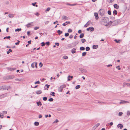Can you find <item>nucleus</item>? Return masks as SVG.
I'll return each mask as SVG.
<instances>
[{
    "label": "nucleus",
    "mask_w": 130,
    "mask_h": 130,
    "mask_svg": "<svg viewBox=\"0 0 130 130\" xmlns=\"http://www.w3.org/2000/svg\"><path fill=\"white\" fill-rule=\"evenodd\" d=\"M84 36V34L83 33H82L79 36V37L80 38H82Z\"/></svg>",
    "instance_id": "nucleus-26"
},
{
    "label": "nucleus",
    "mask_w": 130,
    "mask_h": 130,
    "mask_svg": "<svg viewBox=\"0 0 130 130\" xmlns=\"http://www.w3.org/2000/svg\"><path fill=\"white\" fill-rule=\"evenodd\" d=\"M117 127L118 128L119 127L120 129H121L122 128L123 126L122 124H119L117 125Z\"/></svg>",
    "instance_id": "nucleus-8"
},
{
    "label": "nucleus",
    "mask_w": 130,
    "mask_h": 130,
    "mask_svg": "<svg viewBox=\"0 0 130 130\" xmlns=\"http://www.w3.org/2000/svg\"><path fill=\"white\" fill-rule=\"evenodd\" d=\"M37 103L38 106H40L42 105V104L41 103V102L40 101L37 102Z\"/></svg>",
    "instance_id": "nucleus-24"
},
{
    "label": "nucleus",
    "mask_w": 130,
    "mask_h": 130,
    "mask_svg": "<svg viewBox=\"0 0 130 130\" xmlns=\"http://www.w3.org/2000/svg\"><path fill=\"white\" fill-rule=\"evenodd\" d=\"M90 31L91 32H92L94 30V28L92 27H90Z\"/></svg>",
    "instance_id": "nucleus-18"
},
{
    "label": "nucleus",
    "mask_w": 130,
    "mask_h": 130,
    "mask_svg": "<svg viewBox=\"0 0 130 130\" xmlns=\"http://www.w3.org/2000/svg\"><path fill=\"white\" fill-rule=\"evenodd\" d=\"M42 116L41 114H40L39 115L38 117L39 118H42Z\"/></svg>",
    "instance_id": "nucleus-58"
},
{
    "label": "nucleus",
    "mask_w": 130,
    "mask_h": 130,
    "mask_svg": "<svg viewBox=\"0 0 130 130\" xmlns=\"http://www.w3.org/2000/svg\"><path fill=\"white\" fill-rule=\"evenodd\" d=\"M80 49L81 51H83L85 50V48L83 47H80Z\"/></svg>",
    "instance_id": "nucleus-31"
},
{
    "label": "nucleus",
    "mask_w": 130,
    "mask_h": 130,
    "mask_svg": "<svg viewBox=\"0 0 130 130\" xmlns=\"http://www.w3.org/2000/svg\"><path fill=\"white\" fill-rule=\"evenodd\" d=\"M36 93L38 94H40L42 93V91L41 90L37 91H36Z\"/></svg>",
    "instance_id": "nucleus-20"
},
{
    "label": "nucleus",
    "mask_w": 130,
    "mask_h": 130,
    "mask_svg": "<svg viewBox=\"0 0 130 130\" xmlns=\"http://www.w3.org/2000/svg\"><path fill=\"white\" fill-rule=\"evenodd\" d=\"M14 78V76H9V79H12Z\"/></svg>",
    "instance_id": "nucleus-54"
},
{
    "label": "nucleus",
    "mask_w": 130,
    "mask_h": 130,
    "mask_svg": "<svg viewBox=\"0 0 130 130\" xmlns=\"http://www.w3.org/2000/svg\"><path fill=\"white\" fill-rule=\"evenodd\" d=\"M114 7L116 9H118L119 8V6L117 4H115L113 5Z\"/></svg>",
    "instance_id": "nucleus-11"
},
{
    "label": "nucleus",
    "mask_w": 130,
    "mask_h": 130,
    "mask_svg": "<svg viewBox=\"0 0 130 130\" xmlns=\"http://www.w3.org/2000/svg\"><path fill=\"white\" fill-rule=\"evenodd\" d=\"M69 35V34L68 33H65V36H66V37H67Z\"/></svg>",
    "instance_id": "nucleus-55"
},
{
    "label": "nucleus",
    "mask_w": 130,
    "mask_h": 130,
    "mask_svg": "<svg viewBox=\"0 0 130 130\" xmlns=\"http://www.w3.org/2000/svg\"><path fill=\"white\" fill-rule=\"evenodd\" d=\"M81 40L82 43H84L86 41V40L85 39H81Z\"/></svg>",
    "instance_id": "nucleus-28"
},
{
    "label": "nucleus",
    "mask_w": 130,
    "mask_h": 130,
    "mask_svg": "<svg viewBox=\"0 0 130 130\" xmlns=\"http://www.w3.org/2000/svg\"><path fill=\"white\" fill-rule=\"evenodd\" d=\"M8 69L10 71H13L16 69L14 68H8Z\"/></svg>",
    "instance_id": "nucleus-19"
},
{
    "label": "nucleus",
    "mask_w": 130,
    "mask_h": 130,
    "mask_svg": "<svg viewBox=\"0 0 130 130\" xmlns=\"http://www.w3.org/2000/svg\"><path fill=\"white\" fill-rule=\"evenodd\" d=\"M39 27H36L34 28V29L36 30L39 28Z\"/></svg>",
    "instance_id": "nucleus-61"
},
{
    "label": "nucleus",
    "mask_w": 130,
    "mask_h": 130,
    "mask_svg": "<svg viewBox=\"0 0 130 130\" xmlns=\"http://www.w3.org/2000/svg\"><path fill=\"white\" fill-rule=\"evenodd\" d=\"M36 4V2H35V3H32V5L34 6H36V7H38V5H35V4Z\"/></svg>",
    "instance_id": "nucleus-40"
},
{
    "label": "nucleus",
    "mask_w": 130,
    "mask_h": 130,
    "mask_svg": "<svg viewBox=\"0 0 130 130\" xmlns=\"http://www.w3.org/2000/svg\"><path fill=\"white\" fill-rule=\"evenodd\" d=\"M0 117L2 118H3V114L2 113H0Z\"/></svg>",
    "instance_id": "nucleus-47"
},
{
    "label": "nucleus",
    "mask_w": 130,
    "mask_h": 130,
    "mask_svg": "<svg viewBox=\"0 0 130 130\" xmlns=\"http://www.w3.org/2000/svg\"><path fill=\"white\" fill-rule=\"evenodd\" d=\"M43 100L44 101H45L47 100V98L46 97H44L43 98Z\"/></svg>",
    "instance_id": "nucleus-53"
},
{
    "label": "nucleus",
    "mask_w": 130,
    "mask_h": 130,
    "mask_svg": "<svg viewBox=\"0 0 130 130\" xmlns=\"http://www.w3.org/2000/svg\"><path fill=\"white\" fill-rule=\"evenodd\" d=\"M73 37V36L72 35H70L69 37V38H70L71 39Z\"/></svg>",
    "instance_id": "nucleus-64"
},
{
    "label": "nucleus",
    "mask_w": 130,
    "mask_h": 130,
    "mask_svg": "<svg viewBox=\"0 0 130 130\" xmlns=\"http://www.w3.org/2000/svg\"><path fill=\"white\" fill-rule=\"evenodd\" d=\"M41 46H43L45 45V43L44 42H42L41 43Z\"/></svg>",
    "instance_id": "nucleus-45"
},
{
    "label": "nucleus",
    "mask_w": 130,
    "mask_h": 130,
    "mask_svg": "<svg viewBox=\"0 0 130 130\" xmlns=\"http://www.w3.org/2000/svg\"><path fill=\"white\" fill-rule=\"evenodd\" d=\"M108 14L109 15H111V12L110 10H108Z\"/></svg>",
    "instance_id": "nucleus-52"
},
{
    "label": "nucleus",
    "mask_w": 130,
    "mask_h": 130,
    "mask_svg": "<svg viewBox=\"0 0 130 130\" xmlns=\"http://www.w3.org/2000/svg\"><path fill=\"white\" fill-rule=\"evenodd\" d=\"M9 86H0V90H8L10 88Z\"/></svg>",
    "instance_id": "nucleus-1"
},
{
    "label": "nucleus",
    "mask_w": 130,
    "mask_h": 130,
    "mask_svg": "<svg viewBox=\"0 0 130 130\" xmlns=\"http://www.w3.org/2000/svg\"><path fill=\"white\" fill-rule=\"evenodd\" d=\"M112 23H113V22H112L111 21H110L108 22V25H110L112 24Z\"/></svg>",
    "instance_id": "nucleus-43"
},
{
    "label": "nucleus",
    "mask_w": 130,
    "mask_h": 130,
    "mask_svg": "<svg viewBox=\"0 0 130 130\" xmlns=\"http://www.w3.org/2000/svg\"><path fill=\"white\" fill-rule=\"evenodd\" d=\"M79 70L82 73H85L87 72V71L85 69L82 68H79Z\"/></svg>",
    "instance_id": "nucleus-2"
},
{
    "label": "nucleus",
    "mask_w": 130,
    "mask_h": 130,
    "mask_svg": "<svg viewBox=\"0 0 130 130\" xmlns=\"http://www.w3.org/2000/svg\"><path fill=\"white\" fill-rule=\"evenodd\" d=\"M94 15L95 17V19L96 20H98L99 19V17L98 16V14L97 13L95 12L94 13Z\"/></svg>",
    "instance_id": "nucleus-6"
},
{
    "label": "nucleus",
    "mask_w": 130,
    "mask_h": 130,
    "mask_svg": "<svg viewBox=\"0 0 130 130\" xmlns=\"http://www.w3.org/2000/svg\"><path fill=\"white\" fill-rule=\"evenodd\" d=\"M6 96V94H2L1 95H0V99H1L3 98L4 97Z\"/></svg>",
    "instance_id": "nucleus-13"
},
{
    "label": "nucleus",
    "mask_w": 130,
    "mask_h": 130,
    "mask_svg": "<svg viewBox=\"0 0 130 130\" xmlns=\"http://www.w3.org/2000/svg\"><path fill=\"white\" fill-rule=\"evenodd\" d=\"M68 58V57L66 56H64L63 57V58L64 59H67Z\"/></svg>",
    "instance_id": "nucleus-36"
},
{
    "label": "nucleus",
    "mask_w": 130,
    "mask_h": 130,
    "mask_svg": "<svg viewBox=\"0 0 130 130\" xmlns=\"http://www.w3.org/2000/svg\"><path fill=\"white\" fill-rule=\"evenodd\" d=\"M10 36H8L7 37H4V39H5L6 38H7V39H9L10 38Z\"/></svg>",
    "instance_id": "nucleus-51"
},
{
    "label": "nucleus",
    "mask_w": 130,
    "mask_h": 130,
    "mask_svg": "<svg viewBox=\"0 0 130 130\" xmlns=\"http://www.w3.org/2000/svg\"><path fill=\"white\" fill-rule=\"evenodd\" d=\"M51 93L52 94H50V95H52L53 96H54L55 95L54 94L55 93L54 92H51Z\"/></svg>",
    "instance_id": "nucleus-50"
},
{
    "label": "nucleus",
    "mask_w": 130,
    "mask_h": 130,
    "mask_svg": "<svg viewBox=\"0 0 130 130\" xmlns=\"http://www.w3.org/2000/svg\"><path fill=\"white\" fill-rule=\"evenodd\" d=\"M68 46L69 48H71L73 47L74 46H73L72 44H68Z\"/></svg>",
    "instance_id": "nucleus-10"
},
{
    "label": "nucleus",
    "mask_w": 130,
    "mask_h": 130,
    "mask_svg": "<svg viewBox=\"0 0 130 130\" xmlns=\"http://www.w3.org/2000/svg\"><path fill=\"white\" fill-rule=\"evenodd\" d=\"M76 49L75 48H73L71 50V52L72 54H74L76 52Z\"/></svg>",
    "instance_id": "nucleus-9"
},
{
    "label": "nucleus",
    "mask_w": 130,
    "mask_h": 130,
    "mask_svg": "<svg viewBox=\"0 0 130 130\" xmlns=\"http://www.w3.org/2000/svg\"><path fill=\"white\" fill-rule=\"evenodd\" d=\"M113 14H115V15H117V12L116 10H114L113 11Z\"/></svg>",
    "instance_id": "nucleus-32"
},
{
    "label": "nucleus",
    "mask_w": 130,
    "mask_h": 130,
    "mask_svg": "<svg viewBox=\"0 0 130 130\" xmlns=\"http://www.w3.org/2000/svg\"><path fill=\"white\" fill-rule=\"evenodd\" d=\"M10 51L11 52H12V51L11 49H9V51H8L7 52V54H9L10 53Z\"/></svg>",
    "instance_id": "nucleus-34"
},
{
    "label": "nucleus",
    "mask_w": 130,
    "mask_h": 130,
    "mask_svg": "<svg viewBox=\"0 0 130 130\" xmlns=\"http://www.w3.org/2000/svg\"><path fill=\"white\" fill-rule=\"evenodd\" d=\"M70 23V22H66L65 23L63 24L62 25L63 26H65L68 24H69Z\"/></svg>",
    "instance_id": "nucleus-15"
},
{
    "label": "nucleus",
    "mask_w": 130,
    "mask_h": 130,
    "mask_svg": "<svg viewBox=\"0 0 130 130\" xmlns=\"http://www.w3.org/2000/svg\"><path fill=\"white\" fill-rule=\"evenodd\" d=\"M35 62H34L33 63H32L31 64V67L32 68H34L35 67Z\"/></svg>",
    "instance_id": "nucleus-33"
},
{
    "label": "nucleus",
    "mask_w": 130,
    "mask_h": 130,
    "mask_svg": "<svg viewBox=\"0 0 130 130\" xmlns=\"http://www.w3.org/2000/svg\"><path fill=\"white\" fill-rule=\"evenodd\" d=\"M29 23L28 24H27L26 25V27L27 28H28L32 26V25L31 24V23Z\"/></svg>",
    "instance_id": "nucleus-16"
},
{
    "label": "nucleus",
    "mask_w": 130,
    "mask_h": 130,
    "mask_svg": "<svg viewBox=\"0 0 130 130\" xmlns=\"http://www.w3.org/2000/svg\"><path fill=\"white\" fill-rule=\"evenodd\" d=\"M128 102L125 101H121V102L120 103V104H123L125 103H128Z\"/></svg>",
    "instance_id": "nucleus-17"
},
{
    "label": "nucleus",
    "mask_w": 130,
    "mask_h": 130,
    "mask_svg": "<svg viewBox=\"0 0 130 130\" xmlns=\"http://www.w3.org/2000/svg\"><path fill=\"white\" fill-rule=\"evenodd\" d=\"M39 66L40 67H41L42 66V64L41 62H40L39 63Z\"/></svg>",
    "instance_id": "nucleus-63"
},
{
    "label": "nucleus",
    "mask_w": 130,
    "mask_h": 130,
    "mask_svg": "<svg viewBox=\"0 0 130 130\" xmlns=\"http://www.w3.org/2000/svg\"><path fill=\"white\" fill-rule=\"evenodd\" d=\"M58 122V121L57 119H56L54 122V123H56Z\"/></svg>",
    "instance_id": "nucleus-57"
},
{
    "label": "nucleus",
    "mask_w": 130,
    "mask_h": 130,
    "mask_svg": "<svg viewBox=\"0 0 130 130\" xmlns=\"http://www.w3.org/2000/svg\"><path fill=\"white\" fill-rule=\"evenodd\" d=\"M123 114V113L122 112H120L118 114L119 116H121Z\"/></svg>",
    "instance_id": "nucleus-42"
},
{
    "label": "nucleus",
    "mask_w": 130,
    "mask_h": 130,
    "mask_svg": "<svg viewBox=\"0 0 130 130\" xmlns=\"http://www.w3.org/2000/svg\"><path fill=\"white\" fill-rule=\"evenodd\" d=\"M3 114L4 115V114H6L7 113V112L6 111H3Z\"/></svg>",
    "instance_id": "nucleus-46"
},
{
    "label": "nucleus",
    "mask_w": 130,
    "mask_h": 130,
    "mask_svg": "<svg viewBox=\"0 0 130 130\" xmlns=\"http://www.w3.org/2000/svg\"><path fill=\"white\" fill-rule=\"evenodd\" d=\"M15 80L16 81H22L21 79H16Z\"/></svg>",
    "instance_id": "nucleus-62"
},
{
    "label": "nucleus",
    "mask_w": 130,
    "mask_h": 130,
    "mask_svg": "<svg viewBox=\"0 0 130 130\" xmlns=\"http://www.w3.org/2000/svg\"><path fill=\"white\" fill-rule=\"evenodd\" d=\"M72 30L71 29H69L68 30V32H69L70 33L72 32Z\"/></svg>",
    "instance_id": "nucleus-44"
},
{
    "label": "nucleus",
    "mask_w": 130,
    "mask_h": 130,
    "mask_svg": "<svg viewBox=\"0 0 130 130\" xmlns=\"http://www.w3.org/2000/svg\"><path fill=\"white\" fill-rule=\"evenodd\" d=\"M40 83L39 81H37V82H35L34 83L35 84H40Z\"/></svg>",
    "instance_id": "nucleus-39"
},
{
    "label": "nucleus",
    "mask_w": 130,
    "mask_h": 130,
    "mask_svg": "<svg viewBox=\"0 0 130 130\" xmlns=\"http://www.w3.org/2000/svg\"><path fill=\"white\" fill-rule=\"evenodd\" d=\"M62 18V20H68L69 19V18L65 15H63V16Z\"/></svg>",
    "instance_id": "nucleus-7"
},
{
    "label": "nucleus",
    "mask_w": 130,
    "mask_h": 130,
    "mask_svg": "<svg viewBox=\"0 0 130 130\" xmlns=\"http://www.w3.org/2000/svg\"><path fill=\"white\" fill-rule=\"evenodd\" d=\"M53 99L52 98L49 99V101L51 102L53 101Z\"/></svg>",
    "instance_id": "nucleus-59"
},
{
    "label": "nucleus",
    "mask_w": 130,
    "mask_h": 130,
    "mask_svg": "<svg viewBox=\"0 0 130 130\" xmlns=\"http://www.w3.org/2000/svg\"><path fill=\"white\" fill-rule=\"evenodd\" d=\"M100 125V124L99 123H97L95 125V126L96 127H98Z\"/></svg>",
    "instance_id": "nucleus-49"
},
{
    "label": "nucleus",
    "mask_w": 130,
    "mask_h": 130,
    "mask_svg": "<svg viewBox=\"0 0 130 130\" xmlns=\"http://www.w3.org/2000/svg\"><path fill=\"white\" fill-rule=\"evenodd\" d=\"M49 11V7H48L47 8V9H46V10L45 11V12H46L47 11Z\"/></svg>",
    "instance_id": "nucleus-60"
},
{
    "label": "nucleus",
    "mask_w": 130,
    "mask_h": 130,
    "mask_svg": "<svg viewBox=\"0 0 130 130\" xmlns=\"http://www.w3.org/2000/svg\"><path fill=\"white\" fill-rule=\"evenodd\" d=\"M125 85H127V86H129L130 87V84L127 83H123V87H124Z\"/></svg>",
    "instance_id": "nucleus-22"
},
{
    "label": "nucleus",
    "mask_w": 130,
    "mask_h": 130,
    "mask_svg": "<svg viewBox=\"0 0 130 130\" xmlns=\"http://www.w3.org/2000/svg\"><path fill=\"white\" fill-rule=\"evenodd\" d=\"M65 87V86L64 85H62L59 88L58 90L59 91L62 92L63 88Z\"/></svg>",
    "instance_id": "nucleus-4"
},
{
    "label": "nucleus",
    "mask_w": 130,
    "mask_h": 130,
    "mask_svg": "<svg viewBox=\"0 0 130 130\" xmlns=\"http://www.w3.org/2000/svg\"><path fill=\"white\" fill-rule=\"evenodd\" d=\"M21 28H18L17 29H16L15 30V32H16L17 31H21Z\"/></svg>",
    "instance_id": "nucleus-29"
},
{
    "label": "nucleus",
    "mask_w": 130,
    "mask_h": 130,
    "mask_svg": "<svg viewBox=\"0 0 130 130\" xmlns=\"http://www.w3.org/2000/svg\"><path fill=\"white\" fill-rule=\"evenodd\" d=\"M98 46L97 45H93V48L94 49H96L98 47Z\"/></svg>",
    "instance_id": "nucleus-21"
},
{
    "label": "nucleus",
    "mask_w": 130,
    "mask_h": 130,
    "mask_svg": "<svg viewBox=\"0 0 130 130\" xmlns=\"http://www.w3.org/2000/svg\"><path fill=\"white\" fill-rule=\"evenodd\" d=\"M116 68L118 69V70H120L121 69L120 68V66H117L116 67Z\"/></svg>",
    "instance_id": "nucleus-56"
},
{
    "label": "nucleus",
    "mask_w": 130,
    "mask_h": 130,
    "mask_svg": "<svg viewBox=\"0 0 130 130\" xmlns=\"http://www.w3.org/2000/svg\"><path fill=\"white\" fill-rule=\"evenodd\" d=\"M70 77H71V78H72L73 77L72 76H69L68 77V81H70L71 80V79L69 78Z\"/></svg>",
    "instance_id": "nucleus-25"
},
{
    "label": "nucleus",
    "mask_w": 130,
    "mask_h": 130,
    "mask_svg": "<svg viewBox=\"0 0 130 130\" xmlns=\"http://www.w3.org/2000/svg\"><path fill=\"white\" fill-rule=\"evenodd\" d=\"M127 115L128 116L130 115V112L129 111H127Z\"/></svg>",
    "instance_id": "nucleus-48"
},
{
    "label": "nucleus",
    "mask_w": 130,
    "mask_h": 130,
    "mask_svg": "<svg viewBox=\"0 0 130 130\" xmlns=\"http://www.w3.org/2000/svg\"><path fill=\"white\" fill-rule=\"evenodd\" d=\"M86 50L87 51H88L90 50V48L89 47H86Z\"/></svg>",
    "instance_id": "nucleus-37"
},
{
    "label": "nucleus",
    "mask_w": 130,
    "mask_h": 130,
    "mask_svg": "<svg viewBox=\"0 0 130 130\" xmlns=\"http://www.w3.org/2000/svg\"><path fill=\"white\" fill-rule=\"evenodd\" d=\"M114 0H107V1L109 3H111L113 2Z\"/></svg>",
    "instance_id": "nucleus-38"
},
{
    "label": "nucleus",
    "mask_w": 130,
    "mask_h": 130,
    "mask_svg": "<svg viewBox=\"0 0 130 130\" xmlns=\"http://www.w3.org/2000/svg\"><path fill=\"white\" fill-rule=\"evenodd\" d=\"M90 22V21H88V22L86 23V24L85 25L84 27H87L88 26V25L90 24L89 22Z\"/></svg>",
    "instance_id": "nucleus-12"
},
{
    "label": "nucleus",
    "mask_w": 130,
    "mask_h": 130,
    "mask_svg": "<svg viewBox=\"0 0 130 130\" xmlns=\"http://www.w3.org/2000/svg\"><path fill=\"white\" fill-rule=\"evenodd\" d=\"M80 86L79 85H78L76 86L75 87V88L77 89H78L79 88H80Z\"/></svg>",
    "instance_id": "nucleus-35"
},
{
    "label": "nucleus",
    "mask_w": 130,
    "mask_h": 130,
    "mask_svg": "<svg viewBox=\"0 0 130 130\" xmlns=\"http://www.w3.org/2000/svg\"><path fill=\"white\" fill-rule=\"evenodd\" d=\"M9 17L10 18H12L13 17V15L12 14H10L8 15Z\"/></svg>",
    "instance_id": "nucleus-30"
},
{
    "label": "nucleus",
    "mask_w": 130,
    "mask_h": 130,
    "mask_svg": "<svg viewBox=\"0 0 130 130\" xmlns=\"http://www.w3.org/2000/svg\"><path fill=\"white\" fill-rule=\"evenodd\" d=\"M86 52H83L82 53V56H85L86 55Z\"/></svg>",
    "instance_id": "nucleus-41"
},
{
    "label": "nucleus",
    "mask_w": 130,
    "mask_h": 130,
    "mask_svg": "<svg viewBox=\"0 0 130 130\" xmlns=\"http://www.w3.org/2000/svg\"><path fill=\"white\" fill-rule=\"evenodd\" d=\"M35 125L36 126H38L39 125V123L38 122H36L34 123Z\"/></svg>",
    "instance_id": "nucleus-27"
},
{
    "label": "nucleus",
    "mask_w": 130,
    "mask_h": 130,
    "mask_svg": "<svg viewBox=\"0 0 130 130\" xmlns=\"http://www.w3.org/2000/svg\"><path fill=\"white\" fill-rule=\"evenodd\" d=\"M118 23L119 22L118 20H116L113 22V24L114 25H117Z\"/></svg>",
    "instance_id": "nucleus-14"
},
{
    "label": "nucleus",
    "mask_w": 130,
    "mask_h": 130,
    "mask_svg": "<svg viewBox=\"0 0 130 130\" xmlns=\"http://www.w3.org/2000/svg\"><path fill=\"white\" fill-rule=\"evenodd\" d=\"M57 32L58 33V34L59 35H60L61 34H62V31H61L60 30H58L57 31Z\"/></svg>",
    "instance_id": "nucleus-23"
},
{
    "label": "nucleus",
    "mask_w": 130,
    "mask_h": 130,
    "mask_svg": "<svg viewBox=\"0 0 130 130\" xmlns=\"http://www.w3.org/2000/svg\"><path fill=\"white\" fill-rule=\"evenodd\" d=\"M108 19L107 17L103 18H102V20L103 22L105 23H107V20Z\"/></svg>",
    "instance_id": "nucleus-5"
},
{
    "label": "nucleus",
    "mask_w": 130,
    "mask_h": 130,
    "mask_svg": "<svg viewBox=\"0 0 130 130\" xmlns=\"http://www.w3.org/2000/svg\"><path fill=\"white\" fill-rule=\"evenodd\" d=\"M99 14L101 16L103 15L104 14V11L102 9H100L99 11Z\"/></svg>",
    "instance_id": "nucleus-3"
}]
</instances>
